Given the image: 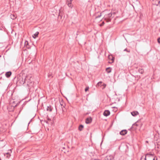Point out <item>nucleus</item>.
I'll return each instance as SVG.
<instances>
[{"mask_svg": "<svg viewBox=\"0 0 160 160\" xmlns=\"http://www.w3.org/2000/svg\"><path fill=\"white\" fill-rule=\"evenodd\" d=\"M146 142H148V141H146Z\"/></svg>", "mask_w": 160, "mask_h": 160, "instance_id": "39", "label": "nucleus"}, {"mask_svg": "<svg viewBox=\"0 0 160 160\" xmlns=\"http://www.w3.org/2000/svg\"><path fill=\"white\" fill-rule=\"evenodd\" d=\"M112 70V68L110 67H108L106 68V71L107 72V73H110L111 72Z\"/></svg>", "mask_w": 160, "mask_h": 160, "instance_id": "15", "label": "nucleus"}, {"mask_svg": "<svg viewBox=\"0 0 160 160\" xmlns=\"http://www.w3.org/2000/svg\"><path fill=\"white\" fill-rule=\"evenodd\" d=\"M104 23V22H102V24H103Z\"/></svg>", "mask_w": 160, "mask_h": 160, "instance_id": "43", "label": "nucleus"}, {"mask_svg": "<svg viewBox=\"0 0 160 160\" xmlns=\"http://www.w3.org/2000/svg\"><path fill=\"white\" fill-rule=\"evenodd\" d=\"M91 160H99L98 159H92Z\"/></svg>", "mask_w": 160, "mask_h": 160, "instance_id": "34", "label": "nucleus"}, {"mask_svg": "<svg viewBox=\"0 0 160 160\" xmlns=\"http://www.w3.org/2000/svg\"><path fill=\"white\" fill-rule=\"evenodd\" d=\"M55 108H56V112H57V108H56V106L55 107Z\"/></svg>", "mask_w": 160, "mask_h": 160, "instance_id": "35", "label": "nucleus"}, {"mask_svg": "<svg viewBox=\"0 0 160 160\" xmlns=\"http://www.w3.org/2000/svg\"><path fill=\"white\" fill-rule=\"evenodd\" d=\"M131 114L132 116H135L139 114V113L138 111H134L131 112Z\"/></svg>", "mask_w": 160, "mask_h": 160, "instance_id": "12", "label": "nucleus"}, {"mask_svg": "<svg viewBox=\"0 0 160 160\" xmlns=\"http://www.w3.org/2000/svg\"><path fill=\"white\" fill-rule=\"evenodd\" d=\"M23 108L22 107H21V108H20V111H19V113H20L21 112V111H22V110Z\"/></svg>", "mask_w": 160, "mask_h": 160, "instance_id": "30", "label": "nucleus"}, {"mask_svg": "<svg viewBox=\"0 0 160 160\" xmlns=\"http://www.w3.org/2000/svg\"><path fill=\"white\" fill-rule=\"evenodd\" d=\"M63 149H65V148L63 147Z\"/></svg>", "mask_w": 160, "mask_h": 160, "instance_id": "41", "label": "nucleus"}, {"mask_svg": "<svg viewBox=\"0 0 160 160\" xmlns=\"http://www.w3.org/2000/svg\"><path fill=\"white\" fill-rule=\"evenodd\" d=\"M24 46L28 49H29L30 48V47L28 45V42L27 41H25V43H24Z\"/></svg>", "mask_w": 160, "mask_h": 160, "instance_id": "13", "label": "nucleus"}, {"mask_svg": "<svg viewBox=\"0 0 160 160\" xmlns=\"http://www.w3.org/2000/svg\"><path fill=\"white\" fill-rule=\"evenodd\" d=\"M64 108V105H63L62 106V108Z\"/></svg>", "mask_w": 160, "mask_h": 160, "instance_id": "37", "label": "nucleus"}, {"mask_svg": "<svg viewBox=\"0 0 160 160\" xmlns=\"http://www.w3.org/2000/svg\"><path fill=\"white\" fill-rule=\"evenodd\" d=\"M124 51H126L127 52H130V51L129 50H128V49H127V48H126L124 50Z\"/></svg>", "mask_w": 160, "mask_h": 160, "instance_id": "26", "label": "nucleus"}, {"mask_svg": "<svg viewBox=\"0 0 160 160\" xmlns=\"http://www.w3.org/2000/svg\"><path fill=\"white\" fill-rule=\"evenodd\" d=\"M26 102H25L22 105V107L23 108L25 106V105L26 104Z\"/></svg>", "mask_w": 160, "mask_h": 160, "instance_id": "28", "label": "nucleus"}, {"mask_svg": "<svg viewBox=\"0 0 160 160\" xmlns=\"http://www.w3.org/2000/svg\"><path fill=\"white\" fill-rule=\"evenodd\" d=\"M102 82H98L97 84V86H100V85H102Z\"/></svg>", "mask_w": 160, "mask_h": 160, "instance_id": "23", "label": "nucleus"}, {"mask_svg": "<svg viewBox=\"0 0 160 160\" xmlns=\"http://www.w3.org/2000/svg\"><path fill=\"white\" fill-rule=\"evenodd\" d=\"M62 9L61 8L59 10V16L60 17H61V18H62V16L63 14V12H62Z\"/></svg>", "mask_w": 160, "mask_h": 160, "instance_id": "11", "label": "nucleus"}, {"mask_svg": "<svg viewBox=\"0 0 160 160\" xmlns=\"http://www.w3.org/2000/svg\"><path fill=\"white\" fill-rule=\"evenodd\" d=\"M114 15V13L113 14L112 12H110L108 14L105 15L103 18V19L107 22H110L111 21V19L113 18Z\"/></svg>", "mask_w": 160, "mask_h": 160, "instance_id": "2", "label": "nucleus"}, {"mask_svg": "<svg viewBox=\"0 0 160 160\" xmlns=\"http://www.w3.org/2000/svg\"><path fill=\"white\" fill-rule=\"evenodd\" d=\"M38 34L39 32H37L35 34H34V35H32V37L34 38H36L38 36Z\"/></svg>", "mask_w": 160, "mask_h": 160, "instance_id": "16", "label": "nucleus"}, {"mask_svg": "<svg viewBox=\"0 0 160 160\" xmlns=\"http://www.w3.org/2000/svg\"><path fill=\"white\" fill-rule=\"evenodd\" d=\"M60 105H61V106H62H62H63V105H62V104H61V103H60Z\"/></svg>", "mask_w": 160, "mask_h": 160, "instance_id": "32", "label": "nucleus"}, {"mask_svg": "<svg viewBox=\"0 0 160 160\" xmlns=\"http://www.w3.org/2000/svg\"><path fill=\"white\" fill-rule=\"evenodd\" d=\"M88 114V113H86V114H85V115H87V114Z\"/></svg>", "mask_w": 160, "mask_h": 160, "instance_id": "38", "label": "nucleus"}, {"mask_svg": "<svg viewBox=\"0 0 160 160\" xmlns=\"http://www.w3.org/2000/svg\"><path fill=\"white\" fill-rule=\"evenodd\" d=\"M110 112L109 110H105L103 113L104 116L107 117L110 114Z\"/></svg>", "mask_w": 160, "mask_h": 160, "instance_id": "5", "label": "nucleus"}, {"mask_svg": "<svg viewBox=\"0 0 160 160\" xmlns=\"http://www.w3.org/2000/svg\"><path fill=\"white\" fill-rule=\"evenodd\" d=\"M73 0H67V4L69 7L72 8V4L71 2Z\"/></svg>", "mask_w": 160, "mask_h": 160, "instance_id": "8", "label": "nucleus"}, {"mask_svg": "<svg viewBox=\"0 0 160 160\" xmlns=\"http://www.w3.org/2000/svg\"><path fill=\"white\" fill-rule=\"evenodd\" d=\"M158 42L159 43H160V37L158 38L157 39Z\"/></svg>", "mask_w": 160, "mask_h": 160, "instance_id": "29", "label": "nucleus"}, {"mask_svg": "<svg viewBox=\"0 0 160 160\" xmlns=\"http://www.w3.org/2000/svg\"><path fill=\"white\" fill-rule=\"evenodd\" d=\"M7 154V157L8 158H9V157L11 155L8 152L6 153Z\"/></svg>", "mask_w": 160, "mask_h": 160, "instance_id": "25", "label": "nucleus"}, {"mask_svg": "<svg viewBox=\"0 0 160 160\" xmlns=\"http://www.w3.org/2000/svg\"><path fill=\"white\" fill-rule=\"evenodd\" d=\"M10 18L11 19H12L13 20H14L16 18V16L14 14H11L10 15Z\"/></svg>", "mask_w": 160, "mask_h": 160, "instance_id": "19", "label": "nucleus"}, {"mask_svg": "<svg viewBox=\"0 0 160 160\" xmlns=\"http://www.w3.org/2000/svg\"><path fill=\"white\" fill-rule=\"evenodd\" d=\"M138 126V124H137L136 122L135 123L133 124L132 125V127H131V128H130V129H129V130H130V129H132V128H134L135 129H136V127H134V126Z\"/></svg>", "mask_w": 160, "mask_h": 160, "instance_id": "18", "label": "nucleus"}, {"mask_svg": "<svg viewBox=\"0 0 160 160\" xmlns=\"http://www.w3.org/2000/svg\"><path fill=\"white\" fill-rule=\"evenodd\" d=\"M30 77H28V79L26 81L27 85L29 87L30 85L32 83V82L30 79L29 78Z\"/></svg>", "mask_w": 160, "mask_h": 160, "instance_id": "7", "label": "nucleus"}, {"mask_svg": "<svg viewBox=\"0 0 160 160\" xmlns=\"http://www.w3.org/2000/svg\"><path fill=\"white\" fill-rule=\"evenodd\" d=\"M17 83L19 85L25 84L28 79V76L24 73H20L17 76Z\"/></svg>", "mask_w": 160, "mask_h": 160, "instance_id": "1", "label": "nucleus"}, {"mask_svg": "<svg viewBox=\"0 0 160 160\" xmlns=\"http://www.w3.org/2000/svg\"><path fill=\"white\" fill-rule=\"evenodd\" d=\"M104 23V22H102V24H103Z\"/></svg>", "mask_w": 160, "mask_h": 160, "instance_id": "42", "label": "nucleus"}, {"mask_svg": "<svg viewBox=\"0 0 160 160\" xmlns=\"http://www.w3.org/2000/svg\"><path fill=\"white\" fill-rule=\"evenodd\" d=\"M31 120H32V119H31V120L29 122L28 124H29L30 123V122L31 121Z\"/></svg>", "mask_w": 160, "mask_h": 160, "instance_id": "36", "label": "nucleus"}, {"mask_svg": "<svg viewBox=\"0 0 160 160\" xmlns=\"http://www.w3.org/2000/svg\"><path fill=\"white\" fill-rule=\"evenodd\" d=\"M12 72L11 71H8L7 72L5 73V76L7 78H9L12 75Z\"/></svg>", "mask_w": 160, "mask_h": 160, "instance_id": "9", "label": "nucleus"}, {"mask_svg": "<svg viewBox=\"0 0 160 160\" xmlns=\"http://www.w3.org/2000/svg\"><path fill=\"white\" fill-rule=\"evenodd\" d=\"M0 160H1V158H0Z\"/></svg>", "mask_w": 160, "mask_h": 160, "instance_id": "44", "label": "nucleus"}, {"mask_svg": "<svg viewBox=\"0 0 160 160\" xmlns=\"http://www.w3.org/2000/svg\"><path fill=\"white\" fill-rule=\"evenodd\" d=\"M111 57H112V58L111 59V60L112 61V62H108L110 63H113L114 62V59H115L114 57H112V56H111Z\"/></svg>", "mask_w": 160, "mask_h": 160, "instance_id": "21", "label": "nucleus"}, {"mask_svg": "<svg viewBox=\"0 0 160 160\" xmlns=\"http://www.w3.org/2000/svg\"><path fill=\"white\" fill-rule=\"evenodd\" d=\"M153 4L158 6L160 2V0H153Z\"/></svg>", "mask_w": 160, "mask_h": 160, "instance_id": "10", "label": "nucleus"}, {"mask_svg": "<svg viewBox=\"0 0 160 160\" xmlns=\"http://www.w3.org/2000/svg\"><path fill=\"white\" fill-rule=\"evenodd\" d=\"M127 132L128 131L124 129L120 131L119 133L121 135L124 136L127 134Z\"/></svg>", "mask_w": 160, "mask_h": 160, "instance_id": "6", "label": "nucleus"}, {"mask_svg": "<svg viewBox=\"0 0 160 160\" xmlns=\"http://www.w3.org/2000/svg\"><path fill=\"white\" fill-rule=\"evenodd\" d=\"M52 108L51 106L49 105V106H48L47 108V111H49V112H51L52 110Z\"/></svg>", "mask_w": 160, "mask_h": 160, "instance_id": "14", "label": "nucleus"}, {"mask_svg": "<svg viewBox=\"0 0 160 160\" xmlns=\"http://www.w3.org/2000/svg\"><path fill=\"white\" fill-rule=\"evenodd\" d=\"M145 156L147 157V158H148L150 160H157V158L155 156L154 154L148 153Z\"/></svg>", "mask_w": 160, "mask_h": 160, "instance_id": "3", "label": "nucleus"}, {"mask_svg": "<svg viewBox=\"0 0 160 160\" xmlns=\"http://www.w3.org/2000/svg\"><path fill=\"white\" fill-rule=\"evenodd\" d=\"M103 87V88H102V89H104L106 87V85L105 84L103 83V85H102Z\"/></svg>", "mask_w": 160, "mask_h": 160, "instance_id": "27", "label": "nucleus"}, {"mask_svg": "<svg viewBox=\"0 0 160 160\" xmlns=\"http://www.w3.org/2000/svg\"><path fill=\"white\" fill-rule=\"evenodd\" d=\"M2 78V77H1V78H0V79H1Z\"/></svg>", "mask_w": 160, "mask_h": 160, "instance_id": "40", "label": "nucleus"}, {"mask_svg": "<svg viewBox=\"0 0 160 160\" xmlns=\"http://www.w3.org/2000/svg\"><path fill=\"white\" fill-rule=\"evenodd\" d=\"M89 88L88 87H86L85 89V91L86 92H87V91H88V90Z\"/></svg>", "mask_w": 160, "mask_h": 160, "instance_id": "24", "label": "nucleus"}, {"mask_svg": "<svg viewBox=\"0 0 160 160\" xmlns=\"http://www.w3.org/2000/svg\"><path fill=\"white\" fill-rule=\"evenodd\" d=\"M84 128V126L82 124L80 125L78 127V130L80 131H82Z\"/></svg>", "mask_w": 160, "mask_h": 160, "instance_id": "17", "label": "nucleus"}, {"mask_svg": "<svg viewBox=\"0 0 160 160\" xmlns=\"http://www.w3.org/2000/svg\"><path fill=\"white\" fill-rule=\"evenodd\" d=\"M92 121V119L91 117L87 118L86 119L85 123L86 124H89L91 123Z\"/></svg>", "mask_w": 160, "mask_h": 160, "instance_id": "4", "label": "nucleus"}, {"mask_svg": "<svg viewBox=\"0 0 160 160\" xmlns=\"http://www.w3.org/2000/svg\"><path fill=\"white\" fill-rule=\"evenodd\" d=\"M109 59H111L112 58V57H111H111L109 56Z\"/></svg>", "mask_w": 160, "mask_h": 160, "instance_id": "33", "label": "nucleus"}, {"mask_svg": "<svg viewBox=\"0 0 160 160\" xmlns=\"http://www.w3.org/2000/svg\"><path fill=\"white\" fill-rule=\"evenodd\" d=\"M101 16V13H99V14L98 15V16H96V18H95L96 19V18H100Z\"/></svg>", "mask_w": 160, "mask_h": 160, "instance_id": "22", "label": "nucleus"}, {"mask_svg": "<svg viewBox=\"0 0 160 160\" xmlns=\"http://www.w3.org/2000/svg\"><path fill=\"white\" fill-rule=\"evenodd\" d=\"M138 72H139L141 73V74H143L144 72V70L142 68H139L138 69Z\"/></svg>", "mask_w": 160, "mask_h": 160, "instance_id": "20", "label": "nucleus"}, {"mask_svg": "<svg viewBox=\"0 0 160 160\" xmlns=\"http://www.w3.org/2000/svg\"><path fill=\"white\" fill-rule=\"evenodd\" d=\"M20 102H18V103H17V104L15 106V107H17V106H18L19 104L20 103Z\"/></svg>", "mask_w": 160, "mask_h": 160, "instance_id": "31", "label": "nucleus"}]
</instances>
